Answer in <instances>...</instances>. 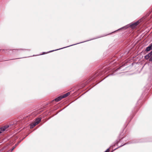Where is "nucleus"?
<instances>
[{
	"label": "nucleus",
	"mask_w": 152,
	"mask_h": 152,
	"mask_svg": "<svg viewBox=\"0 0 152 152\" xmlns=\"http://www.w3.org/2000/svg\"><path fill=\"white\" fill-rule=\"evenodd\" d=\"M100 37H98V38H100Z\"/></svg>",
	"instance_id": "f3484780"
},
{
	"label": "nucleus",
	"mask_w": 152,
	"mask_h": 152,
	"mask_svg": "<svg viewBox=\"0 0 152 152\" xmlns=\"http://www.w3.org/2000/svg\"><path fill=\"white\" fill-rule=\"evenodd\" d=\"M9 127V126L8 125L5 126L3 127L0 128V134L1 133L5 131L6 130V129Z\"/></svg>",
	"instance_id": "7ed1b4c3"
},
{
	"label": "nucleus",
	"mask_w": 152,
	"mask_h": 152,
	"mask_svg": "<svg viewBox=\"0 0 152 152\" xmlns=\"http://www.w3.org/2000/svg\"><path fill=\"white\" fill-rule=\"evenodd\" d=\"M125 28V27H123V28Z\"/></svg>",
	"instance_id": "2eb2a0df"
},
{
	"label": "nucleus",
	"mask_w": 152,
	"mask_h": 152,
	"mask_svg": "<svg viewBox=\"0 0 152 152\" xmlns=\"http://www.w3.org/2000/svg\"><path fill=\"white\" fill-rule=\"evenodd\" d=\"M109 149H107L104 152H109Z\"/></svg>",
	"instance_id": "9d476101"
},
{
	"label": "nucleus",
	"mask_w": 152,
	"mask_h": 152,
	"mask_svg": "<svg viewBox=\"0 0 152 152\" xmlns=\"http://www.w3.org/2000/svg\"><path fill=\"white\" fill-rule=\"evenodd\" d=\"M62 98H63L62 97V96H61L56 98L55 99V100L56 102H58L60 100H61Z\"/></svg>",
	"instance_id": "0eeeda50"
},
{
	"label": "nucleus",
	"mask_w": 152,
	"mask_h": 152,
	"mask_svg": "<svg viewBox=\"0 0 152 152\" xmlns=\"http://www.w3.org/2000/svg\"><path fill=\"white\" fill-rule=\"evenodd\" d=\"M15 148V147H13L12 149L11 150V151H12L13 150V149H14V148Z\"/></svg>",
	"instance_id": "9b49d317"
},
{
	"label": "nucleus",
	"mask_w": 152,
	"mask_h": 152,
	"mask_svg": "<svg viewBox=\"0 0 152 152\" xmlns=\"http://www.w3.org/2000/svg\"><path fill=\"white\" fill-rule=\"evenodd\" d=\"M41 120V118H37L35 121L31 124L30 128H32L34 127L39 123Z\"/></svg>",
	"instance_id": "f257e3e1"
},
{
	"label": "nucleus",
	"mask_w": 152,
	"mask_h": 152,
	"mask_svg": "<svg viewBox=\"0 0 152 152\" xmlns=\"http://www.w3.org/2000/svg\"><path fill=\"white\" fill-rule=\"evenodd\" d=\"M70 94V93L69 92H67L66 93V94L63 95L62 96V97L64 98L68 96H69Z\"/></svg>",
	"instance_id": "6e6552de"
},
{
	"label": "nucleus",
	"mask_w": 152,
	"mask_h": 152,
	"mask_svg": "<svg viewBox=\"0 0 152 152\" xmlns=\"http://www.w3.org/2000/svg\"><path fill=\"white\" fill-rule=\"evenodd\" d=\"M81 42L78 43H77V44H73V45H69V46H66V47H64V48H60V49H57V50H51V51H49V52H52L53 51H56V50H60V49H63V48H67V47H70V46H72V45H77V44H78L80 43H82L83 42Z\"/></svg>",
	"instance_id": "20e7f679"
},
{
	"label": "nucleus",
	"mask_w": 152,
	"mask_h": 152,
	"mask_svg": "<svg viewBox=\"0 0 152 152\" xmlns=\"http://www.w3.org/2000/svg\"><path fill=\"white\" fill-rule=\"evenodd\" d=\"M94 38V39H96V38Z\"/></svg>",
	"instance_id": "ddd939ff"
},
{
	"label": "nucleus",
	"mask_w": 152,
	"mask_h": 152,
	"mask_svg": "<svg viewBox=\"0 0 152 152\" xmlns=\"http://www.w3.org/2000/svg\"><path fill=\"white\" fill-rule=\"evenodd\" d=\"M123 145H121V146H120L119 147H121V146H123Z\"/></svg>",
	"instance_id": "4468645a"
},
{
	"label": "nucleus",
	"mask_w": 152,
	"mask_h": 152,
	"mask_svg": "<svg viewBox=\"0 0 152 152\" xmlns=\"http://www.w3.org/2000/svg\"><path fill=\"white\" fill-rule=\"evenodd\" d=\"M149 61H152V55L151 56L150 58Z\"/></svg>",
	"instance_id": "1a4fd4ad"
},
{
	"label": "nucleus",
	"mask_w": 152,
	"mask_h": 152,
	"mask_svg": "<svg viewBox=\"0 0 152 152\" xmlns=\"http://www.w3.org/2000/svg\"><path fill=\"white\" fill-rule=\"evenodd\" d=\"M141 20L142 19L132 24L130 26L132 28H134L142 21Z\"/></svg>",
	"instance_id": "f03ea898"
},
{
	"label": "nucleus",
	"mask_w": 152,
	"mask_h": 152,
	"mask_svg": "<svg viewBox=\"0 0 152 152\" xmlns=\"http://www.w3.org/2000/svg\"><path fill=\"white\" fill-rule=\"evenodd\" d=\"M152 55L150 53H149L147 54L145 56V58L146 59H148Z\"/></svg>",
	"instance_id": "423d86ee"
},
{
	"label": "nucleus",
	"mask_w": 152,
	"mask_h": 152,
	"mask_svg": "<svg viewBox=\"0 0 152 152\" xmlns=\"http://www.w3.org/2000/svg\"><path fill=\"white\" fill-rule=\"evenodd\" d=\"M150 53L151 55H152V50L151 51V52L150 53Z\"/></svg>",
	"instance_id": "f8f14e48"
},
{
	"label": "nucleus",
	"mask_w": 152,
	"mask_h": 152,
	"mask_svg": "<svg viewBox=\"0 0 152 152\" xmlns=\"http://www.w3.org/2000/svg\"><path fill=\"white\" fill-rule=\"evenodd\" d=\"M88 40H86V41H88ZM86 42V41H85Z\"/></svg>",
	"instance_id": "dca6fc26"
},
{
	"label": "nucleus",
	"mask_w": 152,
	"mask_h": 152,
	"mask_svg": "<svg viewBox=\"0 0 152 152\" xmlns=\"http://www.w3.org/2000/svg\"><path fill=\"white\" fill-rule=\"evenodd\" d=\"M152 49V44L150 45L148 47L146 50H145L147 51H150V50Z\"/></svg>",
	"instance_id": "39448f33"
}]
</instances>
